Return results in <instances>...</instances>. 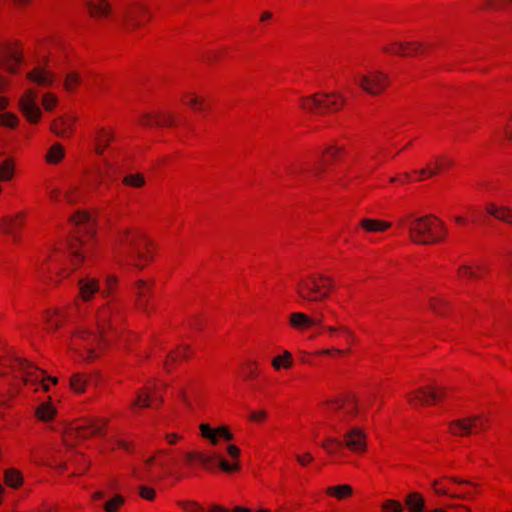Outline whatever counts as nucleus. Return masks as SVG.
Instances as JSON below:
<instances>
[{
	"instance_id": "nucleus-58",
	"label": "nucleus",
	"mask_w": 512,
	"mask_h": 512,
	"mask_svg": "<svg viewBox=\"0 0 512 512\" xmlns=\"http://www.w3.org/2000/svg\"><path fill=\"white\" fill-rule=\"evenodd\" d=\"M91 219V213L86 210H77L69 218L70 222L76 226L86 225L91 221Z\"/></svg>"
},
{
	"instance_id": "nucleus-9",
	"label": "nucleus",
	"mask_w": 512,
	"mask_h": 512,
	"mask_svg": "<svg viewBox=\"0 0 512 512\" xmlns=\"http://www.w3.org/2000/svg\"><path fill=\"white\" fill-rule=\"evenodd\" d=\"M450 392V387L433 381L408 392L405 399L412 408L432 407L444 402Z\"/></svg>"
},
{
	"instance_id": "nucleus-11",
	"label": "nucleus",
	"mask_w": 512,
	"mask_h": 512,
	"mask_svg": "<svg viewBox=\"0 0 512 512\" xmlns=\"http://www.w3.org/2000/svg\"><path fill=\"white\" fill-rule=\"evenodd\" d=\"M16 369L24 371L22 383L24 386L31 387L37 392L40 389L44 392L50 390V385L58 383L57 377L46 376L45 372L30 362H17Z\"/></svg>"
},
{
	"instance_id": "nucleus-13",
	"label": "nucleus",
	"mask_w": 512,
	"mask_h": 512,
	"mask_svg": "<svg viewBox=\"0 0 512 512\" xmlns=\"http://www.w3.org/2000/svg\"><path fill=\"white\" fill-rule=\"evenodd\" d=\"M355 82L363 92L372 97L383 95L391 84L388 74L380 70L359 74L355 77Z\"/></svg>"
},
{
	"instance_id": "nucleus-23",
	"label": "nucleus",
	"mask_w": 512,
	"mask_h": 512,
	"mask_svg": "<svg viewBox=\"0 0 512 512\" xmlns=\"http://www.w3.org/2000/svg\"><path fill=\"white\" fill-rule=\"evenodd\" d=\"M322 332L327 334L330 339L335 340L338 344L346 346L349 350L356 342L354 331L343 323L322 326Z\"/></svg>"
},
{
	"instance_id": "nucleus-57",
	"label": "nucleus",
	"mask_w": 512,
	"mask_h": 512,
	"mask_svg": "<svg viewBox=\"0 0 512 512\" xmlns=\"http://www.w3.org/2000/svg\"><path fill=\"white\" fill-rule=\"evenodd\" d=\"M82 440L75 423L70 425L63 433V441L67 446H74Z\"/></svg>"
},
{
	"instance_id": "nucleus-16",
	"label": "nucleus",
	"mask_w": 512,
	"mask_h": 512,
	"mask_svg": "<svg viewBox=\"0 0 512 512\" xmlns=\"http://www.w3.org/2000/svg\"><path fill=\"white\" fill-rule=\"evenodd\" d=\"M431 47L430 43L419 41H393L383 45L381 51L392 56L415 57L425 55Z\"/></svg>"
},
{
	"instance_id": "nucleus-4",
	"label": "nucleus",
	"mask_w": 512,
	"mask_h": 512,
	"mask_svg": "<svg viewBox=\"0 0 512 512\" xmlns=\"http://www.w3.org/2000/svg\"><path fill=\"white\" fill-rule=\"evenodd\" d=\"M336 279L324 272L301 276L295 284V295L303 302L320 304L328 301L337 291Z\"/></svg>"
},
{
	"instance_id": "nucleus-64",
	"label": "nucleus",
	"mask_w": 512,
	"mask_h": 512,
	"mask_svg": "<svg viewBox=\"0 0 512 512\" xmlns=\"http://www.w3.org/2000/svg\"><path fill=\"white\" fill-rule=\"evenodd\" d=\"M184 512H206L205 509L194 501H184L180 503Z\"/></svg>"
},
{
	"instance_id": "nucleus-59",
	"label": "nucleus",
	"mask_w": 512,
	"mask_h": 512,
	"mask_svg": "<svg viewBox=\"0 0 512 512\" xmlns=\"http://www.w3.org/2000/svg\"><path fill=\"white\" fill-rule=\"evenodd\" d=\"M474 280H481L486 278L491 273V268L487 264L475 263L472 264Z\"/></svg>"
},
{
	"instance_id": "nucleus-17",
	"label": "nucleus",
	"mask_w": 512,
	"mask_h": 512,
	"mask_svg": "<svg viewBox=\"0 0 512 512\" xmlns=\"http://www.w3.org/2000/svg\"><path fill=\"white\" fill-rule=\"evenodd\" d=\"M455 165L456 161L452 156L442 153L436 155L426 167L415 170L414 173L418 175V181H424L453 169Z\"/></svg>"
},
{
	"instance_id": "nucleus-3",
	"label": "nucleus",
	"mask_w": 512,
	"mask_h": 512,
	"mask_svg": "<svg viewBox=\"0 0 512 512\" xmlns=\"http://www.w3.org/2000/svg\"><path fill=\"white\" fill-rule=\"evenodd\" d=\"M399 229L407 230L408 239L416 245L433 246L447 241L449 230L443 220L434 214L402 215L397 220Z\"/></svg>"
},
{
	"instance_id": "nucleus-49",
	"label": "nucleus",
	"mask_w": 512,
	"mask_h": 512,
	"mask_svg": "<svg viewBox=\"0 0 512 512\" xmlns=\"http://www.w3.org/2000/svg\"><path fill=\"white\" fill-rule=\"evenodd\" d=\"M342 447L343 442L341 438L329 436L321 442V448L330 456L336 455Z\"/></svg>"
},
{
	"instance_id": "nucleus-55",
	"label": "nucleus",
	"mask_w": 512,
	"mask_h": 512,
	"mask_svg": "<svg viewBox=\"0 0 512 512\" xmlns=\"http://www.w3.org/2000/svg\"><path fill=\"white\" fill-rule=\"evenodd\" d=\"M20 124V118L13 112L0 113V127L16 129Z\"/></svg>"
},
{
	"instance_id": "nucleus-37",
	"label": "nucleus",
	"mask_w": 512,
	"mask_h": 512,
	"mask_svg": "<svg viewBox=\"0 0 512 512\" xmlns=\"http://www.w3.org/2000/svg\"><path fill=\"white\" fill-rule=\"evenodd\" d=\"M115 140V132L111 127H99L95 131V153L102 155Z\"/></svg>"
},
{
	"instance_id": "nucleus-41",
	"label": "nucleus",
	"mask_w": 512,
	"mask_h": 512,
	"mask_svg": "<svg viewBox=\"0 0 512 512\" xmlns=\"http://www.w3.org/2000/svg\"><path fill=\"white\" fill-rule=\"evenodd\" d=\"M82 83L83 78L81 73L77 70H69L63 79V90L69 94L76 93Z\"/></svg>"
},
{
	"instance_id": "nucleus-42",
	"label": "nucleus",
	"mask_w": 512,
	"mask_h": 512,
	"mask_svg": "<svg viewBox=\"0 0 512 512\" xmlns=\"http://www.w3.org/2000/svg\"><path fill=\"white\" fill-rule=\"evenodd\" d=\"M294 357L288 350H283L282 353L274 356L271 359V367L274 371L290 370L294 366Z\"/></svg>"
},
{
	"instance_id": "nucleus-36",
	"label": "nucleus",
	"mask_w": 512,
	"mask_h": 512,
	"mask_svg": "<svg viewBox=\"0 0 512 512\" xmlns=\"http://www.w3.org/2000/svg\"><path fill=\"white\" fill-rule=\"evenodd\" d=\"M484 210L487 215L512 226V207L488 202L485 204Z\"/></svg>"
},
{
	"instance_id": "nucleus-29",
	"label": "nucleus",
	"mask_w": 512,
	"mask_h": 512,
	"mask_svg": "<svg viewBox=\"0 0 512 512\" xmlns=\"http://www.w3.org/2000/svg\"><path fill=\"white\" fill-rule=\"evenodd\" d=\"M26 78L39 87H51L56 79L55 73L45 66L37 65L26 73Z\"/></svg>"
},
{
	"instance_id": "nucleus-47",
	"label": "nucleus",
	"mask_w": 512,
	"mask_h": 512,
	"mask_svg": "<svg viewBox=\"0 0 512 512\" xmlns=\"http://www.w3.org/2000/svg\"><path fill=\"white\" fill-rule=\"evenodd\" d=\"M157 128H175L179 125V116L176 112L157 110Z\"/></svg>"
},
{
	"instance_id": "nucleus-56",
	"label": "nucleus",
	"mask_w": 512,
	"mask_h": 512,
	"mask_svg": "<svg viewBox=\"0 0 512 512\" xmlns=\"http://www.w3.org/2000/svg\"><path fill=\"white\" fill-rule=\"evenodd\" d=\"M15 164L12 159H6L0 164V181H10L14 177Z\"/></svg>"
},
{
	"instance_id": "nucleus-22",
	"label": "nucleus",
	"mask_w": 512,
	"mask_h": 512,
	"mask_svg": "<svg viewBox=\"0 0 512 512\" xmlns=\"http://www.w3.org/2000/svg\"><path fill=\"white\" fill-rule=\"evenodd\" d=\"M199 431L200 436L207 440L212 446L218 445L221 441L232 442L235 439V435L228 425H220L213 428L208 423H201L199 425Z\"/></svg>"
},
{
	"instance_id": "nucleus-2",
	"label": "nucleus",
	"mask_w": 512,
	"mask_h": 512,
	"mask_svg": "<svg viewBox=\"0 0 512 512\" xmlns=\"http://www.w3.org/2000/svg\"><path fill=\"white\" fill-rule=\"evenodd\" d=\"M117 308L116 302L110 300L97 309L96 332L86 326H79L72 331L67 343V354L72 360L91 364L103 356L107 347L104 331Z\"/></svg>"
},
{
	"instance_id": "nucleus-7",
	"label": "nucleus",
	"mask_w": 512,
	"mask_h": 512,
	"mask_svg": "<svg viewBox=\"0 0 512 512\" xmlns=\"http://www.w3.org/2000/svg\"><path fill=\"white\" fill-rule=\"evenodd\" d=\"M492 426L491 418L484 413L469 414L447 422V433L456 438H468L486 433Z\"/></svg>"
},
{
	"instance_id": "nucleus-40",
	"label": "nucleus",
	"mask_w": 512,
	"mask_h": 512,
	"mask_svg": "<svg viewBox=\"0 0 512 512\" xmlns=\"http://www.w3.org/2000/svg\"><path fill=\"white\" fill-rule=\"evenodd\" d=\"M194 352L189 345L182 344L176 347L173 351H171L165 360V367L169 369L176 363H180L182 361H187L192 358Z\"/></svg>"
},
{
	"instance_id": "nucleus-50",
	"label": "nucleus",
	"mask_w": 512,
	"mask_h": 512,
	"mask_svg": "<svg viewBox=\"0 0 512 512\" xmlns=\"http://www.w3.org/2000/svg\"><path fill=\"white\" fill-rule=\"evenodd\" d=\"M125 497L115 494L111 498L104 501L102 509L104 512H119L125 505Z\"/></svg>"
},
{
	"instance_id": "nucleus-21",
	"label": "nucleus",
	"mask_w": 512,
	"mask_h": 512,
	"mask_svg": "<svg viewBox=\"0 0 512 512\" xmlns=\"http://www.w3.org/2000/svg\"><path fill=\"white\" fill-rule=\"evenodd\" d=\"M100 379L98 372L77 371L70 375L68 387L76 395H84L88 392L90 386L97 384Z\"/></svg>"
},
{
	"instance_id": "nucleus-45",
	"label": "nucleus",
	"mask_w": 512,
	"mask_h": 512,
	"mask_svg": "<svg viewBox=\"0 0 512 512\" xmlns=\"http://www.w3.org/2000/svg\"><path fill=\"white\" fill-rule=\"evenodd\" d=\"M65 155V147L61 143L56 142L49 147L44 156V159L48 165H58L64 160Z\"/></svg>"
},
{
	"instance_id": "nucleus-61",
	"label": "nucleus",
	"mask_w": 512,
	"mask_h": 512,
	"mask_svg": "<svg viewBox=\"0 0 512 512\" xmlns=\"http://www.w3.org/2000/svg\"><path fill=\"white\" fill-rule=\"evenodd\" d=\"M349 353V348L332 347L319 350L316 354L319 356L342 357L348 355Z\"/></svg>"
},
{
	"instance_id": "nucleus-39",
	"label": "nucleus",
	"mask_w": 512,
	"mask_h": 512,
	"mask_svg": "<svg viewBox=\"0 0 512 512\" xmlns=\"http://www.w3.org/2000/svg\"><path fill=\"white\" fill-rule=\"evenodd\" d=\"M57 408L51 401V397L47 401L41 402L34 409L35 418L42 423H51L57 416Z\"/></svg>"
},
{
	"instance_id": "nucleus-19",
	"label": "nucleus",
	"mask_w": 512,
	"mask_h": 512,
	"mask_svg": "<svg viewBox=\"0 0 512 512\" xmlns=\"http://www.w3.org/2000/svg\"><path fill=\"white\" fill-rule=\"evenodd\" d=\"M78 294L72 302H78V314L83 317L86 308L84 303L91 301L94 296L100 291V284L96 278L84 277L78 280Z\"/></svg>"
},
{
	"instance_id": "nucleus-6",
	"label": "nucleus",
	"mask_w": 512,
	"mask_h": 512,
	"mask_svg": "<svg viewBox=\"0 0 512 512\" xmlns=\"http://www.w3.org/2000/svg\"><path fill=\"white\" fill-rule=\"evenodd\" d=\"M157 241L146 232L135 229L130 231V266L138 271L149 267L158 255Z\"/></svg>"
},
{
	"instance_id": "nucleus-33",
	"label": "nucleus",
	"mask_w": 512,
	"mask_h": 512,
	"mask_svg": "<svg viewBox=\"0 0 512 512\" xmlns=\"http://www.w3.org/2000/svg\"><path fill=\"white\" fill-rule=\"evenodd\" d=\"M288 324L292 329L304 332L316 325H320L321 321L303 312H292L288 316Z\"/></svg>"
},
{
	"instance_id": "nucleus-38",
	"label": "nucleus",
	"mask_w": 512,
	"mask_h": 512,
	"mask_svg": "<svg viewBox=\"0 0 512 512\" xmlns=\"http://www.w3.org/2000/svg\"><path fill=\"white\" fill-rule=\"evenodd\" d=\"M392 226V222L376 218H362L358 223V227L366 233H385Z\"/></svg>"
},
{
	"instance_id": "nucleus-44",
	"label": "nucleus",
	"mask_w": 512,
	"mask_h": 512,
	"mask_svg": "<svg viewBox=\"0 0 512 512\" xmlns=\"http://www.w3.org/2000/svg\"><path fill=\"white\" fill-rule=\"evenodd\" d=\"M354 494V489L349 484H340L335 486H329L325 489V495L337 499L338 501H344L350 499Z\"/></svg>"
},
{
	"instance_id": "nucleus-54",
	"label": "nucleus",
	"mask_w": 512,
	"mask_h": 512,
	"mask_svg": "<svg viewBox=\"0 0 512 512\" xmlns=\"http://www.w3.org/2000/svg\"><path fill=\"white\" fill-rule=\"evenodd\" d=\"M119 281L115 275H108L105 279V287L102 290V295L105 298H112L118 291Z\"/></svg>"
},
{
	"instance_id": "nucleus-5",
	"label": "nucleus",
	"mask_w": 512,
	"mask_h": 512,
	"mask_svg": "<svg viewBox=\"0 0 512 512\" xmlns=\"http://www.w3.org/2000/svg\"><path fill=\"white\" fill-rule=\"evenodd\" d=\"M347 101V97L339 91H318L313 94L301 95L297 103L299 110L304 114L326 116L343 111Z\"/></svg>"
},
{
	"instance_id": "nucleus-43",
	"label": "nucleus",
	"mask_w": 512,
	"mask_h": 512,
	"mask_svg": "<svg viewBox=\"0 0 512 512\" xmlns=\"http://www.w3.org/2000/svg\"><path fill=\"white\" fill-rule=\"evenodd\" d=\"M87 10L93 18H105L110 14L111 8L108 0H90L87 2Z\"/></svg>"
},
{
	"instance_id": "nucleus-20",
	"label": "nucleus",
	"mask_w": 512,
	"mask_h": 512,
	"mask_svg": "<svg viewBox=\"0 0 512 512\" xmlns=\"http://www.w3.org/2000/svg\"><path fill=\"white\" fill-rule=\"evenodd\" d=\"M103 176L100 172L91 173L85 176L81 187H71L65 194V198L69 203H76L81 200L82 194L95 192L100 187Z\"/></svg>"
},
{
	"instance_id": "nucleus-60",
	"label": "nucleus",
	"mask_w": 512,
	"mask_h": 512,
	"mask_svg": "<svg viewBox=\"0 0 512 512\" xmlns=\"http://www.w3.org/2000/svg\"><path fill=\"white\" fill-rule=\"evenodd\" d=\"M456 276L460 280L464 281H472L473 278V270L472 264H461L456 269Z\"/></svg>"
},
{
	"instance_id": "nucleus-62",
	"label": "nucleus",
	"mask_w": 512,
	"mask_h": 512,
	"mask_svg": "<svg viewBox=\"0 0 512 512\" xmlns=\"http://www.w3.org/2000/svg\"><path fill=\"white\" fill-rule=\"evenodd\" d=\"M502 9V0H483L479 10L483 12L499 11Z\"/></svg>"
},
{
	"instance_id": "nucleus-34",
	"label": "nucleus",
	"mask_w": 512,
	"mask_h": 512,
	"mask_svg": "<svg viewBox=\"0 0 512 512\" xmlns=\"http://www.w3.org/2000/svg\"><path fill=\"white\" fill-rule=\"evenodd\" d=\"M239 374L244 382L256 381L261 375L260 363L256 358H246L239 364Z\"/></svg>"
},
{
	"instance_id": "nucleus-12",
	"label": "nucleus",
	"mask_w": 512,
	"mask_h": 512,
	"mask_svg": "<svg viewBox=\"0 0 512 512\" xmlns=\"http://www.w3.org/2000/svg\"><path fill=\"white\" fill-rule=\"evenodd\" d=\"M95 248V242L92 238L83 240L74 238L69 242L68 251L70 255V264L68 268L60 270L61 278L69 276L76 271L82 263L92 254Z\"/></svg>"
},
{
	"instance_id": "nucleus-18",
	"label": "nucleus",
	"mask_w": 512,
	"mask_h": 512,
	"mask_svg": "<svg viewBox=\"0 0 512 512\" xmlns=\"http://www.w3.org/2000/svg\"><path fill=\"white\" fill-rule=\"evenodd\" d=\"M153 282L140 279L133 285L134 291V309L144 314H149L153 310L151 303Z\"/></svg>"
},
{
	"instance_id": "nucleus-48",
	"label": "nucleus",
	"mask_w": 512,
	"mask_h": 512,
	"mask_svg": "<svg viewBox=\"0 0 512 512\" xmlns=\"http://www.w3.org/2000/svg\"><path fill=\"white\" fill-rule=\"evenodd\" d=\"M404 503L409 512H423L425 510V499L419 492L407 494Z\"/></svg>"
},
{
	"instance_id": "nucleus-30",
	"label": "nucleus",
	"mask_w": 512,
	"mask_h": 512,
	"mask_svg": "<svg viewBox=\"0 0 512 512\" xmlns=\"http://www.w3.org/2000/svg\"><path fill=\"white\" fill-rule=\"evenodd\" d=\"M180 102L195 113H205L211 110L207 98L194 91H185L180 96Z\"/></svg>"
},
{
	"instance_id": "nucleus-63",
	"label": "nucleus",
	"mask_w": 512,
	"mask_h": 512,
	"mask_svg": "<svg viewBox=\"0 0 512 512\" xmlns=\"http://www.w3.org/2000/svg\"><path fill=\"white\" fill-rule=\"evenodd\" d=\"M381 511L382 512H402L403 506L402 504L397 500H385L381 505Z\"/></svg>"
},
{
	"instance_id": "nucleus-8",
	"label": "nucleus",
	"mask_w": 512,
	"mask_h": 512,
	"mask_svg": "<svg viewBox=\"0 0 512 512\" xmlns=\"http://www.w3.org/2000/svg\"><path fill=\"white\" fill-rule=\"evenodd\" d=\"M164 405L163 385L156 379H148L134 391L130 408L138 413L142 410H159Z\"/></svg>"
},
{
	"instance_id": "nucleus-25",
	"label": "nucleus",
	"mask_w": 512,
	"mask_h": 512,
	"mask_svg": "<svg viewBox=\"0 0 512 512\" xmlns=\"http://www.w3.org/2000/svg\"><path fill=\"white\" fill-rule=\"evenodd\" d=\"M26 220L27 213L24 211L5 215L0 219V230L5 235L18 239L21 230L26 224Z\"/></svg>"
},
{
	"instance_id": "nucleus-46",
	"label": "nucleus",
	"mask_w": 512,
	"mask_h": 512,
	"mask_svg": "<svg viewBox=\"0 0 512 512\" xmlns=\"http://www.w3.org/2000/svg\"><path fill=\"white\" fill-rule=\"evenodd\" d=\"M185 461L188 466L199 463L204 469H209L214 462V457L200 451H189L185 454Z\"/></svg>"
},
{
	"instance_id": "nucleus-27",
	"label": "nucleus",
	"mask_w": 512,
	"mask_h": 512,
	"mask_svg": "<svg viewBox=\"0 0 512 512\" xmlns=\"http://www.w3.org/2000/svg\"><path fill=\"white\" fill-rule=\"evenodd\" d=\"M151 19V11L145 5L139 2L130 4V32L144 29Z\"/></svg>"
},
{
	"instance_id": "nucleus-15",
	"label": "nucleus",
	"mask_w": 512,
	"mask_h": 512,
	"mask_svg": "<svg viewBox=\"0 0 512 512\" xmlns=\"http://www.w3.org/2000/svg\"><path fill=\"white\" fill-rule=\"evenodd\" d=\"M78 308V302H71L64 307L47 309L43 313L45 329L48 332H55L66 322L82 318L77 312Z\"/></svg>"
},
{
	"instance_id": "nucleus-35",
	"label": "nucleus",
	"mask_w": 512,
	"mask_h": 512,
	"mask_svg": "<svg viewBox=\"0 0 512 512\" xmlns=\"http://www.w3.org/2000/svg\"><path fill=\"white\" fill-rule=\"evenodd\" d=\"M17 362L28 361L26 359L19 357L0 359V379L8 378L9 376H11L13 380H19L22 382L24 371L16 369L15 364Z\"/></svg>"
},
{
	"instance_id": "nucleus-14",
	"label": "nucleus",
	"mask_w": 512,
	"mask_h": 512,
	"mask_svg": "<svg viewBox=\"0 0 512 512\" xmlns=\"http://www.w3.org/2000/svg\"><path fill=\"white\" fill-rule=\"evenodd\" d=\"M17 108L31 125H38L43 118V110L39 105V92L35 87H28L23 91L18 99Z\"/></svg>"
},
{
	"instance_id": "nucleus-51",
	"label": "nucleus",
	"mask_w": 512,
	"mask_h": 512,
	"mask_svg": "<svg viewBox=\"0 0 512 512\" xmlns=\"http://www.w3.org/2000/svg\"><path fill=\"white\" fill-rule=\"evenodd\" d=\"M4 482L7 486L17 489L23 483V476L19 470L10 468L4 473Z\"/></svg>"
},
{
	"instance_id": "nucleus-28",
	"label": "nucleus",
	"mask_w": 512,
	"mask_h": 512,
	"mask_svg": "<svg viewBox=\"0 0 512 512\" xmlns=\"http://www.w3.org/2000/svg\"><path fill=\"white\" fill-rule=\"evenodd\" d=\"M80 439L86 440L93 436L102 435L106 428L105 419H86L75 423Z\"/></svg>"
},
{
	"instance_id": "nucleus-10",
	"label": "nucleus",
	"mask_w": 512,
	"mask_h": 512,
	"mask_svg": "<svg viewBox=\"0 0 512 512\" xmlns=\"http://www.w3.org/2000/svg\"><path fill=\"white\" fill-rule=\"evenodd\" d=\"M24 60V46L21 40L17 38L0 40V69L9 74H17Z\"/></svg>"
},
{
	"instance_id": "nucleus-31",
	"label": "nucleus",
	"mask_w": 512,
	"mask_h": 512,
	"mask_svg": "<svg viewBox=\"0 0 512 512\" xmlns=\"http://www.w3.org/2000/svg\"><path fill=\"white\" fill-rule=\"evenodd\" d=\"M226 453L228 457L231 459V462L227 461L225 458H223L221 455L217 456L219 462L218 466L219 468L225 472V473H234L238 472L241 469L240 464V456H241V450L240 448L235 444H228L226 447Z\"/></svg>"
},
{
	"instance_id": "nucleus-26",
	"label": "nucleus",
	"mask_w": 512,
	"mask_h": 512,
	"mask_svg": "<svg viewBox=\"0 0 512 512\" xmlns=\"http://www.w3.org/2000/svg\"><path fill=\"white\" fill-rule=\"evenodd\" d=\"M346 155V147L333 140L323 147L320 155V166L324 171L327 167L342 161Z\"/></svg>"
},
{
	"instance_id": "nucleus-52",
	"label": "nucleus",
	"mask_w": 512,
	"mask_h": 512,
	"mask_svg": "<svg viewBox=\"0 0 512 512\" xmlns=\"http://www.w3.org/2000/svg\"><path fill=\"white\" fill-rule=\"evenodd\" d=\"M59 105V97L51 92L46 91L41 95V106L46 112H53Z\"/></svg>"
},
{
	"instance_id": "nucleus-1",
	"label": "nucleus",
	"mask_w": 512,
	"mask_h": 512,
	"mask_svg": "<svg viewBox=\"0 0 512 512\" xmlns=\"http://www.w3.org/2000/svg\"><path fill=\"white\" fill-rule=\"evenodd\" d=\"M325 405L331 415V429L342 433L343 447L354 455H365L368 452L367 429L354 424L359 417L365 416L359 396L347 392L327 400Z\"/></svg>"
},
{
	"instance_id": "nucleus-24",
	"label": "nucleus",
	"mask_w": 512,
	"mask_h": 512,
	"mask_svg": "<svg viewBox=\"0 0 512 512\" xmlns=\"http://www.w3.org/2000/svg\"><path fill=\"white\" fill-rule=\"evenodd\" d=\"M77 116L64 113L55 117L50 123V132L62 139H70L75 132Z\"/></svg>"
},
{
	"instance_id": "nucleus-53",
	"label": "nucleus",
	"mask_w": 512,
	"mask_h": 512,
	"mask_svg": "<svg viewBox=\"0 0 512 512\" xmlns=\"http://www.w3.org/2000/svg\"><path fill=\"white\" fill-rule=\"evenodd\" d=\"M157 110L142 112L137 119V124L145 128H157Z\"/></svg>"
},
{
	"instance_id": "nucleus-32",
	"label": "nucleus",
	"mask_w": 512,
	"mask_h": 512,
	"mask_svg": "<svg viewBox=\"0 0 512 512\" xmlns=\"http://www.w3.org/2000/svg\"><path fill=\"white\" fill-rule=\"evenodd\" d=\"M427 306L433 314L440 317H448L453 310L451 300L442 294L430 296L427 300Z\"/></svg>"
}]
</instances>
